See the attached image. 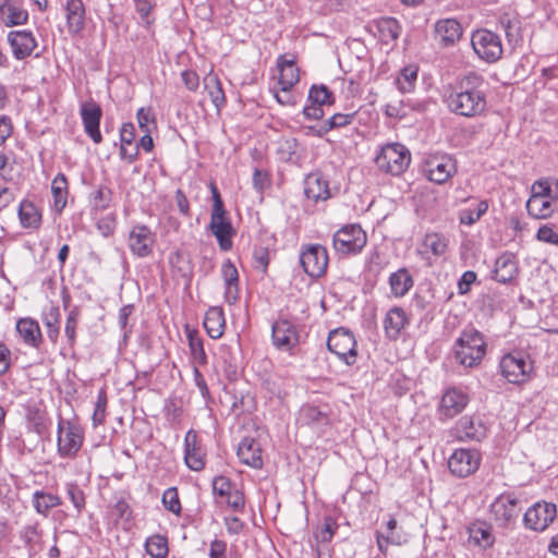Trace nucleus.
<instances>
[{"mask_svg":"<svg viewBox=\"0 0 558 558\" xmlns=\"http://www.w3.org/2000/svg\"><path fill=\"white\" fill-rule=\"evenodd\" d=\"M162 504L167 510L171 511L177 515L180 514L181 502L175 487H170L165 490L162 495Z\"/></svg>","mask_w":558,"mask_h":558,"instance_id":"obj_54","label":"nucleus"},{"mask_svg":"<svg viewBox=\"0 0 558 558\" xmlns=\"http://www.w3.org/2000/svg\"><path fill=\"white\" fill-rule=\"evenodd\" d=\"M84 442V429L75 422L60 418L57 448L62 458H74Z\"/></svg>","mask_w":558,"mask_h":558,"instance_id":"obj_6","label":"nucleus"},{"mask_svg":"<svg viewBox=\"0 0 558 558\" xmlns=\"http://www.w3.org/2000/svg\"><path fill=\"white\" fill-rule=\"evenodd\" d=\"M28 12L16 0H0V21L8 27L25 24Z\"/></svg>","mask_w":558,"mask_h":558,"instance_id":"obj_28","label":"nucleus"},{"mask_svg":"<svg viewBox=\"0 0 558 558\" xmlns=\"http://www.w3.org/2000/svg\"><path fill=\"white\" fill-rule=\"evenodd\" d=\"M145 550L151 558H166L169 553L168 538L159 534L149 536L145 542Z\"/></svg>","mask_w":558,"mask_h":558,"instance_id":"obj_45","label":"nucleus"},{"mask_svg":"<svg viewBox=\"0 0 558 558\" xmlns=\"http://www.w3.org/2000/svg\"><path fill=\"white\" fill-rule=\"evenodd\" d=\"M218 362L222 364L226 373H234L236 371V354L229 344H221L216 353Z\"/></svg>","mask_w":558,"mask_h":558,"instance_id":"obj_49","label":"nucleus"},{"mask_svg":"<svg viewBox=\"0 0 558 558\" xmlns=\"http://www.w3.org/2000/svg\"><path fill=\"white\" fill-rule=\"evenodd\" d=\"M68 181L63 173H59L51 183V192L53 196V208L61 213L66 205Z\"/></svg>","mask_w":558,"mask_h":558,"instance_id":"obj_42","label":"nucleus"},{"mask_svg":"<svg viewBox=\"0 0 558 558\" xmlns=\"http://www.w3.org/2000/svg\"><path fill=\"white\" fill-rule=\"evenodd\" d=\"M535 238L537 241L558 247V231L551 223L542 225Z\"/></svg>","mask_w":558,"mask_h":558,"instance_id":"obj_52","label":"nucleus"},{"mask_svg":"<svg viewBox=\"0 0 558 558\" xmlns=\"http://www.w3.org/2000/svg\"><path fill=\"white\" fill-rule=\"evenodd\" d=\"M526 209L531 217L546 219L554 213V203L548 197L530 196L526 202Z\"/></svg>","mask_w":558,"mask_h":558,"instance_id":"obj_37","label":"nucleus"},{"mask_svg":"<svg viewBox=\"0 0 558 558\" xmlns=\"http://www.w3.org/2000/svg\"><path fill=\"white\" fill-rule=\"evenodd\" d=\"M187 332V340H189V348L192 356V361L194 363V366L198 365H206L207 354L204 349V342L202 337L198 335L196 330L193 329H186Z\"/></svg>","mask_w":558,"mask_h":558,"instance_id":"obj_38","label":"nucleus"},{"mask_svg":"<svg viewBox=\"0 0 558 558\" xmlns=\"http://www.w3.org/2000/svg\"><path fill=\"white\" fill-rule=\"evenodd\" d=\"M483 86L484 77L478 73L469 72L449 87L444 101L448 109L458 116L478 117L487 105Z\"/></svg>","mask_w":558,"mask_h":558,"instance_id":"obj_1","label":"nucleus"},{"mask_svg":"<svg viewBox=\"0 0 558 558\" xmlns=\"http://www.w3.org/2000/svg\"><path fill=\"white\" fill-rule=\"evenodd\" d=\"M520 511L518 498L510 493L499 495L489 507L492 520L501 529L511 527L515 523Z\"/></svg>","mask_w":558,"mask_h":558,"instance_id":"obj_8","label":"nucleus"},{"mask_svg":"<svg viewBox=\"0 0 558 558\" xmlns=\"http://www.w3.org/2000/svg\"><path fill=\"white\" fill-rule=\"evenodd\" d=\"M557 515L556 505L553 502L537 501L531 506L523 515V524L526 529L543 532Z\"/></svg>","mask_w":558,"mask_h":558,"instance_id":"obj_14","label":"nucleus"},{"mask_svg":"<svg viewBox=\"0 0 558 558\" xmlns=\"http://www.w3.org/2000/svg\"><path fill=\"white\" fill-rule=\"evenodd\" d=\"M221 275L225 281V299L229 304H234L240 298L239 272L230 259H227L221 265Z\"/></svg>","mask_w":558,"mask_h":558,"instance_id":"obj_29","label":"nucleus"},{"mask_svg":"<svg viewBox=\"0 0 558 558\" xmlns=\"http://www.w3.org/2000/svg\"><path fill=\"white\" fill-rule=\"evenodd\" d=\"M375 26L380 40L385 44L396 40L400 35L401 27L393 17H381L375 22Z\"/></svg>","mask_w":558,"mask_h":558,"instance_id":"obj_39","label":"nucleus"},{"mask_svg":"<svg viewBox=\"0 0 558 558\" xmlns=\"http://www.w3.org/2000/svg\"><path fill=\"white\" fill-rule=\"evenodd\" d=\"M213 194V210L210 215L209 229L216 236L221 251L227 252L232 247V235L235 233L230 219L227 217V211L223 207L218 189L211 185Z\"/></svg>","mask_w":558,"mask_h":558,"instance_id":"obj_3","label":"nucleus"},{"mask_svg":"<svg viewBox=\"0 0 558 558\" xmlns=\"http://www.w3.org/2000/svg\"><path fill=\"white\" fill-rule=\"evenodd\" d=\"M107 397L104 391H100L95 403L93 412V425L96 427L101 425L106 417Z\"/></svg>","mask_w":558,"mask_h":558,"instance_id":"obj_55","label":"nucleus"},{"mask_svg":"<svg viewBox=\"0 0 558 558\" xmlns=\"http://www.w3.org/2000/svg\"><path fill=\"white\" fill-rule=\"evenodd\" d=\"M204 84L213 104L217 109H220L226 104V97L219 78L216 75L209 74L204 78Z\"/></svg>","mask_w":558,"mask_h":558,"instance_id":"obj_47","label":"nucleus"},{"mask_svg":"<svg viewBox=\"0 0 558 558\" xmlns=\"http://www.w3.org/2000/svg\"><path fill=\"white\" fill-rule=\"evenodd\" d=\"M209 558H227V543L222 539H214L209 546Z\"/></svg>","mask_w":558,"mask_h":558,"instance_id":"obj_64","label":"nucleus"},{"mask_svg":"<svg viewBox=\"0 0 558 558\" xmlns=\"http://www.w3.org/2000/svg\"><path fill=\"white\" fill-rule=\"evenodd\" d=\"M19 217L24 228H38L41 221L38 209L31 202H22L20 204Z\"/></svg>","mask_w":558,"mask_h":558,"instance_id":"obj_44","label":"nucleus"},{"mask_svg":"<svg viewBox=\"0 0 558 558\" xmlns=\"http://www.w3.org/2000/svg\"><path fill=\"white\" fill-rule=\"evenodd\" d=\"M475 53L484 61L493 63L501 58L502 45L500 37L487 29H478L471 38Z\"/></svg>","mask_w":558,"mask_h":558,"instance_id":"obj_11","label":"nucleus"},{"mask_svg":"<svg viewBox=\"0 0 558 558\" xmlns=\"http://www.w3.org/2000/svg\"><path fill=\"white\" fill-rule=\"evenodd\" d=\"M486 354L484 336L474 328L464 329L454 344L457 361L466 367L480 364Z\"/></svg>","mask_w":558,"mask_h":558,"instance_id":"obj_2","label":"nucleus"},{"mask_svg":"<svg viewBox=\"0 0 558 558\" xmlns=\"http://www.w3.org/2000/svg\"><path fill=\"white\" fill-rule=\"evenodd\" d=\"M185 454L186 465L193 471H201L205 466L204 453L198 442V436L195 430H189L185 435Z\"/></svg>","mask_w":558,"mask_h":558,"instance_id":"obj_26","label":"nucleus"},{"mask_svg":"<svg viewBox=\"0 0 558 558\" xmlns=\"http://www.w3.org/2000/svg\"><path fill=\"white\" fill-rule=\"evenodd\" d=\"M448 246L447 235L440 232H427L422 238L416 253L428 266H432L436 259L447 253Z\"/></svg>","mask_w":558,"mask_h":558,"instance_id":"obj_15","label":"nucleus"},{"mask_svg":"<svg viewBox=\"0 0 558 558\" xmlns=\"http://www.w3.org/2000/svg\"><path fill=\"white\" fill-rule=\"evenodd\" d=\"M407 324L408 317L402 307L395 306L390 308L384 318V329L386 336L389 339L396 340Z\"/></svg>","mask_w":558,"mask_h":558,"instance_id":"obj_31","label":"nucleus"},{"mask_svg":"<svg viewBox=\"0 0 558 558\" xmlns=\"http://www.w3.org/2000/svg\"><path fill=\"white\" fill-rule=\"evenodd\" d=\"M376 542L379 551L387 556L388 546L395 545L400 546L407 542L405 534L401 531V529L397 530H388L385 532H377L376 533Z\"/></svg>","mask_w":558,"mask_h":558,"instance_id":"obj_40","label":"nucleus"},{"mask_svg":"<svg viewBox=\"0 0 558 558\" xmlns=\"http://www.w3.org/2000/svg\"><path fill=\"white\" fill-rule=\"evenodd\" d=\"M435 34L439 43L445 46H452L462 36V27L460 23L454 19L439 20L435 24Z\"/></svg>","mask_w":558,"mask_h":558,"instance_id":"obj_27","label":"nucleus"},{"mask_svg":"<svg viewBox=\"0 0 558 558\" xmlns=\"http://www.w3.org/2000/svg\"><path fill=\"white\" fill-rule=\"evenodd\" d=\"M68 496L70 497L72 504L78 511H81L84 508V494L77 485H69Z\"/></svg>","mask_w":558,"mask_h":558,"instance_id":"obj_63","label":"nucleus"},{"mask_svg":"<svg viewBox=\"0 0 558 558\" xmlns=\"http://www.w3.org/2000/svg\"><path fill=\"white\" fill-rule=\"evenodd\" d=\"M411 161L409 149L399 143L387 144L383 146L380 153L376 156L377 167L392 175H399L404 172Z\"/></svg>","mask_w":558,"mask_h":558,"instance_id":"obj_5","label":"nucleus"},{"mask_svg":"<svg viewBox=\"0 0 558 558\" xmlns=\"http://www.w3.org/2000/svg\"><path fill=\"white\" fill-rule=\"evenodd\" d=\"M238 457L243 464L254 469L263 466V450L260 444L252 438L244 437L238 447Z\"/></svg>","mask_w":558,"mask_h":558,"instance_id":"obj_23","label":"nucleus"},{"mask_svg":"<svg viewBox=\"0 0 558 558\" xmlns=\"http://www.w3.org/2000/svg\"><path fill=\"white\" fill-rule=\"evenodd\" d=\"M488 210V202L480 201L474 207L464 208L459 213V221L461 225L472 226L478 221Z\"/></svg>","mask_w":558,"mask_h":558,"instance_id":"obj_46","label":"nucleus"},{"mask_svg":"<svg viewBox=\"0 0 558 558\" xmlns=\"http://www.w3.org/2000/svg\"><path fill=\"white\" fill-rule=\"evenodd\" d=\"M277 68L279 70L278 84L281 86V90H291L300 81L295 58H288L287 54L279 56Z\"/></svg>","mask_w":558,"mask_h":558,"instance_id":"obj_25","label":"nucleus"},{"mask_svg":"<svg viewBox=\"0 0 558 558\" xmlns=\"http://www.w3.org/2000/svg\"><path fill=\"white\" fill-rule=\"evenodd\" d=\"M500 28L504 29L509 40L515 35L518 31V22L512 20L508 14L500 16L499 19Z\"/></svg>","mask_w":558,"mask_h":558,"instance_id":"obj_62","label":"nucleus"},{"mask_svg":"<svg viewBox=\"0 0 558 558\" xmlns=\"http://www.w3.org/2000/svg\"><path fill=\"white\" fill-rule=\"evenodd\" d=\"M80 113L86 134L94 143H100L102 140L99 131V123L102 116L100 106L93 100L86 101L81 105Z\"/></svg>","mask_w":558,"mask_h":558,"instance_id":"obj_18","label":"nucleus"},{"mask_svg":"<svg viewBox=\"0 0 558 558\" xmlns=\"http://www.w3.org/2000/svg\"><path fill=\"white\" fill-rule=\"evenodd\" d=\"M476 274L472 270H466L462 274L461 278L458 280V293L460 295H464L469 293L471 286L476 281Z\"/></svg>","mask_w":558,"mask_h":558,"instance_id":"obj_60","label":"nucleus"},{"mask_svg":"<svg viewBox=\"0 0 558 558\" xmlns=\"http://www.w3.org/2000/svg\"><path fill=\"white\" fill-rule=\"evenodd\" d=\"M65 11L69 32L80 33L85 25V9L82 0H68Z\"/></svg>","mask_w":558,"mask_h":558,"instance_id":"obj_34","label":"nucleus"},{"mask_svg":"<svg viewBox=\"0 0 558 558\" xmlns=\"http://www.w3.org/2000/svg\"><path fill=\"white\" fill-rule=\"evenodd\" d=\"M518 275V265L514 256L504 253L495 262L494 279L500 283H508Z\"/></svg>","mask_w":558,"mask_h":558,"instance_id":"obj_30","label":"nucleus"},{"mask_svg":"<svg viewBox=\"0 0 558 558\" xmlns=\"http://www.w3.org/2000/svg\"><path fill=\"white\" fill-rule=\"evenodd\" d=\"M204 328L207 335L213 339H219L225 330V315L221 308L210 307L204 317Z\"/></svg>","mask_w":558,"mask_h":558,"instance_id":"obj_35","label":"nucleus"},{"mask_svg":"<svg viewBox=\"0 0 558 558\" xmlns=\"http://www.w3.org/2000/svg\"><path fill=\"white\" fill-rule=\"evenodd\" d=\"M481 453L476 449H456L448 459V468L451 474L463 478L478 470Z\"/></svg>","mask_w":558,"mask_h":558,"instance_id":"obj_13","label":"nucleus"},{"mask_svg":"<svg viewBox=\"0 0 558 558\" xmlns=\"http://www.w3.org/2000/svg\"><path fill=\"white\" fill-rule=\"evenodd\" d=\"M304 195L307 199L317 203L330 197L329 184L320 172H313L304 179Z\"/></svg>","mask_w":558,"mask_h":558,"instance_id":"obj_21","label":"nucleus"},{"mask_svg":"<svg viewBox=\"0 0 558 558\" xmlns=\"http://www.w3.org/2000/svg\"><path fill=\"white\" fill-rule=\"evenodd\" d=\"M453 437L459 441H481L487 435V427L477 416H462L452 429Z\"/></svg>","mask_w":558,"mask_h":558,"instance_id":"obj_17","label":"nucleus"},{"mask_svg":"<svg viewBox=\"0 0 558 558\" xmlns=\"http://www.w3.org/2000/svg\"><path fill=\"white\" fill-rule=\"evenodd\" d=\"M271 339L278 350L291 351L300 343V333L293 323L282 318L272 324Z\"/></svg>","mask_w":558,"mask_h":558,"instance_id":"obj_16","label":"nucleus"},{"mask_svg":"<svg viewBox=\"0 0 558 558\" xmlns=\"http://www.w3.org/2000/svg\"><path fill=\"white\" fill-rule=\"evenodd\" d=\"M499 367L507 381L514 385L529 381L534 369L530 355L522 351L505 354L500 360Z\"/></svg>","mask_w":558,"mask_h":558,"instance_id":"obj_4","label":"nucleus"},{"mask_svg":"<svg viewBox=\"0 0 558 558\" xmlns=\"http://www.w3.org/2000/svg\"><path fill=\"white\" fill-rule=\"evenodd\" d=\"M140 154V140L136 137L135 126L124 123L120 130V156L128 162H133Z\"/></svg>","mask_w":558,"mask_h":558,"instance_id":"obj_22","label":"nucleus"},{"mask_svg":"<svg viewBox=\"0 0 558 558\" xmlns=\"http://www.w3.org/2000/svg\"><path fill=\"white\" fill-rule=\"evenodd\" d=\"M359 117V111L350 113H335L318 128L308 126V130L317 136H324L333 129H340L352 124Z\"/></svg>","mask_w":558,"mask_h":558,"instance_id":"obj_32","label":"nucleus"},{"mask_svg":"<svg viewBox=\"0 0 558 558\" xmlns=\"http://www.w3.org/2000/svg\"><path fill=\"white\" fill-rule=\"evenodd\" d=\"M193 376H194V383H195L196 387L198 388L203 399L205 400V403L209 404L210 402H213V398H211L209 388L207 386V383L197 366L193 367Z\"/></svg>","mask_w":558,"mask_h":558,"instance_id":"obj_57","label":"nucleus"},{"mask_svg":"<svg viewBox=\"0 0 558 558\" xmlns=\"http://www.w3.org/2000/svg\"><path fill=\"white\" fill-rule=\"evenodd\" d=\"M469 403V396L458 388H449L442 395L439 404V414L445 418H452L461 413Z\"/></svg>","mask_w":558,"mask_h":558,"instance_id":"obj_19","label":"nucleus"},{"mask_svg":"<svg viewBox=\"0 0 558 558\" xmlns=\"http://www.w3.org/2000/svg\"><path fill=\"white\" fill-rule=\"evenodd\" d=\"M157 130L154 119H149L148 113L142 108V149L150 151L154 148L153 132Z\"/></svg>","mask_w":558,"mask_h":558,"instance_id":"obj_48","label":"nucleus"},{"mask_svg":"<svg viewBox=\"0 0 558 558\" xmlns=\"http://www.w3.org/2000/svg\"><path fill=\"white\" fill-rule=\"evenodd\" d=\"M298 421L311 427H322L329 423L328 405L306 403L299 411Z\"/></svg>","mask_w":558,"mask_h":558,"instance_id":"obj_24","label":"nucleus"},{"mask_svg":"<svg viewBox=\"0 0 558 558\" xmlns=\"http://www.w3.org/2000/svg\"><path fill=\"white\" fill-rule=\"evenodd\" d=\"M327 348L347 365H353L356 361V341L352 332L344 328L330 331L327 339Z\"/></svg>","mask_w":558,"mask_h":558,"instance_id":"obj_10","label":"nucleus"},{"mask_svg":"<svg viewBox=\"0 0 558 558\" xmlns=\"http://www.w3.org/2000/svg\"><path fill=\"white\" fill-rule=\"evenodd\" d=\"M308 101L320 106L331 105L333 95L325 85H313L308 92Z\"/></svg>","mask_w":558,"mask_h":558,"instance_id":"obj_51","label":"nucleus"},{"mask_svg":"<svg viewBox=\"0 0 558 558\" xmlns=\"http://www.w3.org/2000/svg\"><path fill=\"white\" fill-rule=\"evenodd\" d=\"M390 292L395 298L404 296L414 284V280L409 269L405 267L399 268L397 271L389 276Z\"/></svg>","mask_w":558,"mask_h":558,"instance_id":"obj_33","label":"nucleus"},{"mask_svg":"<svg viewBox=\"0 0 558 558\" xmlns=\"http://www.w3.org/2000/svg\"><path fill=\"white\" fill-rule=\"evenodd\" d=\"M470 541L482 549H488L494 546L495 536L493 529L485 522L474 523L469 527Z\"/></svg>","mask_w":558,"mask_h":558,"instance_id":"obj_36","label":"nucleus"},{"mask_svg":"<svg viewBox=\"0 0 558 558\" xmlns=\"http://www.w3.org/2000/svg\"><path fill=\"white\" fill-rule=\"evenodd\" d=\"M233 484L226 476H218L215 477L213 481L214 494L220 497H227L231 493V490H233Z\"/></svg>","mask_w":558,"mask_h":558,"instance_id":"obj_58","label":"nucleus"},{"mask_svg":"<svg viewBox=\"0 0 558 558\" xmlns=\"http://www.w3.org/2000/svg\"><path fill=\"white\" fill-rule=\"evenodd\" d=\"M417 77V69L413 66L404 68L396 78V85L401 93H409L414 88Z\"/></svg>","mask_w":558,"mask_h":558,"instance_id":"obj_50","label":"nucleus"},{"mask_svg":"<svg viewBox=\"0 0 558 558\" xmlns=\"http://www.w3.org/2000/svg\"><path fill=\"white\" fill-rule=\"evenodd\" d=\"M367 236L360 225H348L340 228L332 238L335 251L340 255L359 254L366 245Z\"/></svg>","mask_w":558,"mask_h":558,"instance_id":"obj_7","label":"nucleus"},{"mask_svg":"<svg viewBox=\"0 0 558 558\" xmlns=\"http://www.w3.org/2000/svg\"><path fill=\"white\" fill-rule=\"evenodd\" d=\"M254 267L260 269L263 272L267 271L269 264V251L266 247L259 246L253 253Z\"/></svg>","mask_w":558,"mask_h":558,"instance_id":"obj_59","label":"nucleus"},{"mask_svg":"<svg viewBox=\"0 0 558 558\" xmlns=\"http://www.w3.org/2000/svg\"><path fill=\"white\" fill-rule=\"evenodd\" d=\"M424 173L429 181L444 184L457 173V162L448 154H429L424 160Z\"/></svg>","mask_w":558,"mask_h":558,"instance_id":"obj_9","label":"nucleus"},{"mask_svg":"<svg viewBox=\"0 0 558 558\" xmlns=\"http://www.w3.org/2000/svg\"><path fill=\"white\" fill-rule=\"evenodd\" d=\"M78 319H80V310H78V307L74 306L72 310H70V312L68 314L65 327H64L65 336L71 345L74 344L75 339H76V327L78 324Z\"/></svg>","mask_w":558,"mask_h":558,"instance_id":"obj_53","label":"nucleus"},{"mask_svg":"<svg viewBox=\"0 0 558 558\" xmlns=\"http://www.w3.org/2000/svg\"><path fill=\"white\" fill-rule=\"evenodd\" d=\"M16 330L27 344L38 345L41 333L35 320L28 318L20 319L16 324Z\"/></svg>","mask_w":558,"mask_h":558,"instance_id":"obj_41","label":"nucleus"},{"mask_svg":"<svg viewBox=\"0 0 558 558\" xmlns=\"http://www.w3.org/2000/svg\"><path fill=\"white\" fill-rule=\"evenodd\" d=\"M327 248L320 244H308L302 247L300 262L303 270L312 278L325 275L328 266Z\"/></svg>","mask_w":558,"mask_h":558,"instance_id":"obj_12","label":"nucleus"},{"mask_svg":"<svg viewBox=\"0 0 558 558\" xmlns=\"http://www.w3.org/2000/svg\"><path fill=\"white\" fill-rule=\"evenodd\" d=\"M385 113L389 118L403 119L408 116V106L403 100L390 101L385 107Z\"/></svg>","mask_w":558,"mask_h":558,"instance_id":"obj_56","label":"nucleus"},{"mask_svg":"<svg viewBox=\"0 0 558 558\" xmlns=\"http://www.w3.org/2000/svg\"><path fill=\"white\" fill-rule=\"evenodd\" d=\"M43 322L46 327H53L60 325V308L54 305H49L44 310Z\"/></svg>","mask_w":558,"mask_h":558,"instance_id":"obj_61","label":"nucleus"},{"mask_svg":"<svg viewBox=\"0 0 558 558\" xmlns=\"http://www.w3.org/2000/svg\"><path fill=\"white\" fill-rule=\"evenodd\" d=\"M8 41L12 48L13 56L22 60L32 54L37 41L31 31H12L8 34Z\"/></svg>","mask_w":558,"mask_h":558,"instance_id":"obj_20","label":"nucleus"},{"mask_svg":"<svg viewBox=\"0 0 558 558\" xmlns=\"http://www.w3.org/2000/svg\"><path fill=\"white\" fill-rule=\"evenodd\" d=\"M33 505L39 514L46 517L50 509L61 505V500L56 495L45 493L43 490H36L33 494Z\"/></svg>","mask_w":558,"mask_h":558,"instance_id":"obj_43","label":"nucleus"}]
</instances>
